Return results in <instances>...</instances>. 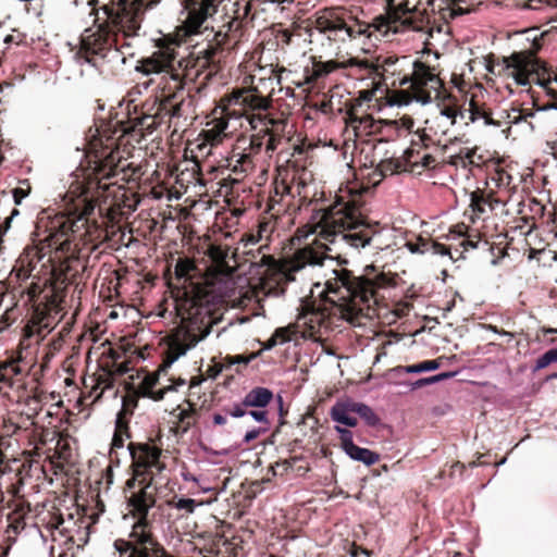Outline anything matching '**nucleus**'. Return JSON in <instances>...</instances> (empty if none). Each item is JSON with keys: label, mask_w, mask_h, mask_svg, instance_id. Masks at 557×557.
<instances>
[{"label": "nucleus", "mask_w": 557, "mask_h": 557, "mask_svg": "<svg viewBox=\"0 0 557 557\" xmlns=\"http://www.w3.org/2000/svg\"><path fill=\"white\" fill-rule=\"evenodd\" d=\"M138 492L133 493L128 498V506L138 515L139 518H147L149 510L154 506L156 499L151 490L150 482H140Z\"/></svg>", "instance_id": "nucleus-13"}, {"label": "nucleus", "mask_w": 557, "mask_h": 557, "mask_svg": "<svg viewBox=\"0 0 557 557\" xmlns=\"http://www.w3.org/2000/svg\"><path fill=\"white\" fill-rule=\"evenodd\" d=\"M511 111L521 113L524 117V121H527L529 117H534L536 113L540 112L537 111V107H535V109H522L520 106L515 107L513 104L511 107Z\"/></svg>", "instance_id": "nucleus-46"}, {"label": "nucleus", "mask_w": 557, "mask_h": 557, "mask_svg": "<svg viewBox=\"0 0 557 557\" xmlns=\"http://www.w3.org/2000/svg\"><path fill=\"white\" fill-rule=\"evenodd\" d=\"M434 252L441 256L449 255V247L444 244H437L434 246Z\"/></svg>", "instance_id": "nucleus-51"}, {"label": "nucleus", "mask_w": 557, "mask_h": 557, "mask_svg": "<svg viewBox=\"0 0 557 557\" xmlns=\"http://www.w3.org/2000/svg\"><path fill=\"white\" fill-rule=\"evenodd\" d=\"M253 358H255L253 355L250 356V357H245V356L237 355V356L233 357L232 363L248 364Z\"/></svg>", "instance_id": "nucleus-52"}, {"label": "nucleus", "mask_w": 557, "mask_h": 557, "mask_svg": "<svg viewBox=\"0 0 557 557\" xmlns=\"http://www.w3.org/2000/svg\"><path fill=\"white\" fill-rule=\"evenodd\" d=\"M249 407L248 405H244V399L239 404H234L233 407L228 410V414L232 418H243L247 414L246 408Z\"/></svg>", "instance_id": "nucleus-38"}, {"label": "nucleus", "mask_w": 557, "mask_h": 557, "mask_svg": "<svg viewBox=\"0 0 557 557\" xmlns=\"http://www.w3.org/2000/svg\"><path fill=\"white\" fill-rule=\"evenodd\" d=\"M160 0H122L114 10L102 8L107 18L119 28L114 34L108 26L97 25L84 30L79 49L74 53L78 64H88L102 72L106 64L123 65L126 58L133 57V48L138 41L141 14L157 5Z\"/></svg>", "instance_id": "nucleus-1"}, {"label": "nucleus", "mask_w": 557, "mask_h": 557, "mask_svg": "<svg viewBox=\"0 0 557 557\" xmlns=\"http://www.w3.org/2000/svg\"><path fill=\"white\" fill-rule=\"evenodd\" d=\"M350 413H355L369 428L382 430L386 426L381 417L366 403L350 399Z\"/></svg>", "instance_id": "nucleus-18"}, {"label": "nucleus", "mask_w": 557, "mask_h": 557, "mask_svg": "<svg viewBox=\"0 0 557 557\" xmlns=\"http://www.w3.org/2000/svg\"><path fill=\"white\" fill-rule=\"evenodd\" d=\"M345 14L343 9H333L319 18L321 28L329 33L330 39H344V36L348 35Z\"/></svg>", "instance_id": "nucleus-12"}, {"label": "nucleus", "mask_w": 557, "mask_h": 557, "mask_svg": "<svg viewBox=\"0 0 557 557\" xmlns=\"http://www.w3.org/2000/svg\"><path fill=\"white\" fill-rule=\"evenodd\" d=\"M555 363H557V347H552L534 360L531 366V372L534 374Z\"/></svg>", "instance_id": "nucleus-23"}, {"label": "nucleus", "mask_w": 557, "mask_h": 557, "mask_svg": "<svg viewBox=\"0 0 557 557\" xmlns=\"http://www.w3.org/2000/svg\"><path fill=\"white\" fill-rule=\"evenodd\" d=\"M413 69H414V71H417V72H420V71H425V72H428V73H425V75H424V77H423L424 79L430 81V82L435 81V76H434V74H433V73H430V66H429V65H426L424 62H422V61H420V60H414V61H413Z\"/></svg>", "instance_id": "nucleus-41"}, {"label": "nucleus", "mask_w": 557, "mask_h": 557, "mask_svg": "<svg viewBox=\"0 0 557 557\" xmlns=\"http://www.w3.org/2000/svg\"><path fill=\"white\" fill-rule=\"evenodd\" d=\"M459 114H460V117H461V119H465V117H466V115L468 114V117H469V120H470L472 123H474L475 121H478L479 119H481V117H482V116H481V114H479V113H478L476 111H474V110H463V111H461Z\"/></svg>", "instance_id": "nucleus-50"}, {"label": "nucleus", "mask_w": 557, "mask_h": 557, "mask_svg": "<svg viewBox=\"0 0 557 557\" xmlns=\"http://www.w3.org/2000/svg\"><path fill=\"white\" fill-rule=\"evenodd\" d=\"M420 10L417 5L410 7L409 2L400 4L389 16L392 23L397 28L409 29L414 28L419 22Z\"/></svg>", "instance_id": "nucleus-16"}, {"label": "nucleus", "mask_w": 557, "mask_h": 557, "mask_svg": "<svg viewBox=\"0 0 557 557\" xmlns=\"http://www.w3.org/2000/svg\"><path fill=\"white\" fill-rule=\"evenodd\" d=\"M220 51V42H218L216 46H210L208 47L203 53H205V58L209 61V62H213L214 61V58L216 55V53Z\"/></svg>", "instance_id": "nucleus-48"}, {"label": "nucleus", "mask_w": 557, "mask_h": 557, "mask_svg": "<svg viewBox=\"0 0 557 557\" xmlns=\"http://www.w3.org/2000/svg\"><path fill=\"white\" fill-rule=\"evenodd\" d=\"M552 380H557V372H553L543 379V383H548Z\"/></svg>", "instance_id": "nucleus-61"}, {"label": "nucleus", "mask_w": 557, "mask_h": 557, "mask_svg": "<svg viewBox=\"0 0 557 557\" xmlns=\"http://www.w3.org/2000/svg\"><path fill=\"white\" fill-rule=\"evenodd\" d=\"M397 385H409V391H418L429 385L435 384L434 375L424 376L417 379L416 381L404 380L401 382H396Z\"/></svg>", "instance_id": "nucleus-28"}, {"label": "nucleus", "mask_w": 557, "mask_h": 557, "mask_svg": "<svg viewBox=\"0 0 557 557\" xmlns=\"http://www.w3.org/2000/svg\"><path fill=\"white\" fill-rule=\"evenodd\" d=\"M13 199L15 205H21L22 200L28 196V189H24L22 187L14 188L12 190Z\"/></svg>", "instance_id": "nucleus-47"}, {"label": "nucleus", "mask_w": 557, "mask_h": 557, "mask_svg": "<svg viewBox=\"0 0 557 557\" xmlns=\"http://www.w3.org/2000/svg\"><path fill=\"white\" fill-rule=\"evenodd\" d=\"M331 70L330 69H325L324 71H321V70H314V73L312 76H308L307 77V83H311L313 81V77H318V76H321L323 73H329Z\"/></svg>", "instance_id": "nucleus-56"}, {"label": "nucleus", "mask_w": 557, "mask_h": 557, "mask_svg": "<svg viewBox=\"0 0 557 557\" xmlns=\"http://www.w3.org/2000/svg\"><path fill=\"white\" fill-rule=\"evenodd\" d=\"M508 117L510 119V121H509V122H510L511 124H515V125H517V124H520V123L524 122V117L522 116V114H521V113H518L517 115H515V116H512V117H510V115H509Z\"/></svg>", "instance_id": "nucleus-57"}, {"label": "nucleus", "mask_w": 557, "mask_h": 557, "mask_svg": "<svg viewBox=\"0 0 557 557\" xmlns=\"http://www.w3.org/2000/svg\"><path fill=\"white\" fill-rule=\"evenodd\" d=\"M274 398L273 392L268 387L257 386L251 388L244 397V405L255 408L267 407Z\"/></svg>", "instance_id": "nucleus-20"}, {"label": "nucleus", "mask_w": 557, "mask_h": 557, "mask_svg": "<svg viewBox=\"0 0 557 557\" xmlns=\"http://www.w3.org/2000/svg\"><path fill=\"white\" fill-rule=\"evenodd\" d=\"M269 249L268 245H262L258 249H247L244 250V253L249 256L250 258L247 259L250 261L251 265L257 268H274L275 267V259L265 253L264 250Z\"/></svg>", "instance_id": "nucleus-22"}, {"label": "nucleus", "mask_w": 557, "mask_h": 557, "mask_svg": "<svg viewBox=\"0 0 557 557\" xmlns=\"http://www.w3.org/2000/svg\"><path fill=\"white\" fill-rule=\"evenodd\" d=\"M350 259L356 255L364 260H371L379 253V247L372 245L373 237L381 233L380 224L361 214H357L352 197L358 193L360 177L357 166L370 169L374 165V146L370 141L357 143L350 137Z\"/></svg>", "instance_id": "nucleus-4"}, {"label": "nucleus", "mask_w": 557, "mask_h": 557, "mask_svg": "<svg viewBox=\"0 0 557 557\" xmlns=\"http://www.w3.org/2000/svg\"><path fill=\"white\" fill-rule=\"evenodd\" d=\"M348 203L342 199L326 210L314 211L309 221L297 230L294 240L301 242L314 235L311 243L305 244L294 252V256L282 265V272L288 280L290 274L306 267L321 265L326 258L325 251L335 252L330 256L338 264H346L348 248Z\"/></svg>", "instance_id": "nucleus-2"}, {"label": "nucleus", "mask_w": 557, "mask_h": 557, "mask_svg": "<svg viewBox=\"0 0 557 557\" xmlns=\"http://www.w3.org/2000/svg\"><path fill=\"white\" fill-rule=\"evenodd\" d=\"M211 319H190L176 329L170 343V355L165 363L170 367L189 349L205 339L211 332Z\"/></svg>", "instance_id": "nucleus-6"}, {"label": "nucleus", "mask_w": 557, "mask_h": 557, "mask_svg": "<svg viewBox=\"0 0 557 557\" xmlns=\"http://www.w3.org/2000/svg\"><path fill=\"white\" fill-rule=\"evenodd\" d=\"M138 125L143 128V129H146L148 131L149 133H152L154 131V128L157 127V122H156V119L151 115H145L143 116L139 122H138Z\"/></svg>", "instance_id": "nucleus-40"}, {"label": "nucleus", "mask_w": 557, "mask_h": 557, "mask_svg": "<svg viewBox=\"0 0 557 557\" xmlns=\"http://www.w3.org/2000/svg\"><path fill=\"white\" fill-rule=\"evenodd\" d=\"M330 416L336 425V431L341 434V448L348 455V398L338 400L330 411Z\"/></svg>", "instance_id": "nucleus-14"}, {"label": "nucleus", "mask_w": 557, "mask_h": 557, "mask_svg": "<svg viewBox=\"0 0 557 557\" xmlns=\"http://www.w3.org/2000/svg\"><path fill=\"white\" fill-rule=\"evenodd\" d=\"M247 414H249L256 422L264 424L267 428H269V419H268V412L262 409L258 410H250L247 411Z\"/></svg>", "instance_id": "nucleus-34"}, {"label": "nucleus", "mask_w": 557, "mask_h": 557, "mask_svg": "<svg viewBox=\"0 0 557 557\" xmlns=\"http://www.w3.org/2000/svg\"><path fill=\"white\" fill-rule=\"evenodd\" d=\"M213 422L216 425H224L226 423V418L220 413L213 414Z\"/></svg>", "instance_id": "nucleus-54"}, {"label": "nucleus", "mask_w": 557, "mask_h": 557, "mask_svg": "<svg viewBox=\"0 0 557 557\" xmlns=\"http://www.w3.org/2000/svg\"><path fill=\"white\" fill-rule=\"evenodd\" d=\"M128 437V434L123 425V422L120 418L116 419V431L112 438L110 457L111 459L117 458L116 450L124 447V441Z\"/></svg>", "instance_id": "nucleus-24"}, {"label": "nucleus", "mask_w": 557, "mask_h": 557, "mask_svg": "<svg viewBox=\"0 0 557 557\" xmlns=\"http://www.w3.org/2000/svg\"><path fill=\"white\" fill-rule=\"evenodd\" d=\"M232 165V171L235 173L247 172L249 168H251V159L248 154H240L238 159L235 160Z\"/></svg>", "instance_id": "nucleus-32"}, {"label": "nucleus", "mask_w": 557, "mask_h": 557, "mask_svg": "<svg viewBox=\"0 0 557 557\" xmlns=\"http://www.w3.org/2000/svg\"><path fill=\"white\" fill-rule=\"evenodd\" d=\"M371 374H367V375H362L360 372H357V373H350V380H349V383H350V386L352 385H362L367 382H369L371 380Z\"/></svg>", "instance_id": "nucleus-45"}, {"label": "nucleus", "mask_w": 557, "mask_h": 557, "mask_svg": "<svg viewBox=\"0 0 557 557\" xmlns=\"http://www.w3.org/2000/svg\"><path fill=\"white\" fill-rule=\"evenodd\" d=\"M128 455L133 460V468L137 475H145L148 470L156 468L158 472L164 469L159 458L161 450L149 444H133L127 446Z\"/></svg>", "instance_id": "nucleus-9"}, {"label": "nucleus", "mask_w": 557, "mask_h": 557, "mask_svg": "<svg viewBox=\"0 0 557 557\" xmlns=\"http://www.w3.org/2000/svg\"><path fill=\"white\" fill-rule=\"evenodd\" d=\"M230 102L242 107L244 110L264 111L269 108V101L264 97L248 89L234 90L231 95Z\"/></svg>", "instance_id": "nucleus-15"}, {"label": "nucleus", "mask_w": 557, "mask_h": 557, "mask_svg": "<svg viewBox=\"0 0 557 557\" xmlns=\"http://www.w3.org/2000/svg\"><path fill=\"white\" fill-rule=\"evenodd\" d=\"M267 430H268L267 426L251 429L248 432H246L243 442L245 444H248V443L252 442L253 440H256L261 433L267 432Z\"/></svg>", "instance_id": "nucleus-44"}, {"label": "nucleus", "mask_w": 557, "mask_h": 557, "mask_svg": "<svg viewBox=\"0 0 557 557\" xmlns=\"http://www.w3.org/2000/svg\"><path fill=\"white\" fill-rule=\"evenodd\" d=\"M546 92L549 98L554 99V102H552L553 106L557 107V91L552 88H547Z\"/></svg>", "instance_id": "nucleus-58"}, {"label": "nucleus", "mask_w": 557, "mask_h": 557, "mask_svg": "<svg viewBox=\"0 0 557 557\" xmlns=\"http://www.w3.org/2000/svg\"><path fill=\"white\" fill-rule=\"evenodd\" d=\"M260 238V234H244L240 238L239 245L247 250L248 247L257 245Z\"/></svg>", "instance_id": "nucleus-36"}, {"label": "nucleus", "mask_w": 557, "mask_h": 557, "mask_svg": "<svg viewBox=\"0 0 557 557\" xmlns=\"http://www.w3.org/2000/svg\"><path fill=\"white\" fill-rule=\"evenodd\" d=\"M194 413V410L191 408H187V409H182V408H176L174 409L171 414L178 421V422H182V423H185L186 425L183 428V431L186 432L188 430V428L190 426V421L189 419L191 418Z\"/></svg>", "instance_id": "nucleus-30"}, {"label": "nucleus", "mask_w": 557, "mask_h": 557, "mask_svg": "<svg viewBox=\"0 0 557 557\" xmlns=\"http://www.w3.org/2000/svg\"><path fill=\"white\" fill-rule=\"evenodd\" d=\"M63 524V519H58L55 523L52 524V528L54 530H59L61 533L63 532V530L61 529V525Z\"/></svg>", "instance_id": "nucleus-62"}, {"label": "nucleus", "mask_w": 557, "mask_h": 557, "mask_svg": "<svg viewBox=\"0 0 557 557\" xmlns=\"http://www.w3.org/2000/svg\"><path fill=\"white\" fill-rule=\"evenodd\" d=\"M209 128L202 131L201 135L207 144L215 146L222 143L226 137L228 120L224 116L213 119L209 124Z\"/></svg>", "instance_id": "nucleus-19"}, {"label": "nucleus", "mask_w": 557, "mask_h": 557, "mask_svg": "<svg viewBox=\"0 0 557 557\" xmlns=\"http://www.w3.org/2000/svg\"><path fill=\"white\" fill-rule=\"evenodd\" d=\"M114 547L121 555L131 552L128 557H150L149 550L146 548H138V546L124 540L115 541Z\"/></svg>", "instance_id": "nucleus-25"}, {"label": "nucleus", "mask_w": 557, "mask_h": 557, "mask_svg": "<svg viewBox=\"0 0 557 557\" xmlns=\"http://www.w3.org/2000/svg\"><path fill=\"white\" fill-rule=\"evenodd\" d=\"M461 370L442 371L434 375L435 384L456 377Z\"/></svg>", "instance_id": "nucleus-42"}, {"label": "nucleus", "mask_w": 557, "mask_h": 557, "mask_svg": "<svg viewBox=\"0 0 557 557\" xmlns=\"http://www.w3.org/2000/svg\"><path fill=\"white\" fill-rule=\"evenodd\" d=\"M20 214V211L17 209H13L11 211V214L5 219L4 221V232L8 231V228L10 227V223L12 222V220L17 216Z\"/></svg>", "instance_id": "nucleus-53"}, {"label": "nucleus", "mask_w": 557, "mask_h": 557, "mask_svg": "<svg viewBox=\"0 0 557 557\" xmlns=\"http://www.w3.org/2000/svg\"><path fill=\"white\" fill-rule=\"evenodd\" d=\"M490 330L493 331L494 333L499 334L500 336L509 335V333L507 331H504V330L498 331L497 326H495V325H490Z\"/></svg>", "instance_id": "nucleus-60"}, {"label": "nucleus", "mask_w": 557, "mask_h": 557, "mask_svg": "<svg viewBox=\"0 0 557 557\" xmlns=\"http://www.w3.org/2000/svg\"><path fill=\"white\" fill-rule=\"evenodd\" d=\"M448 358L445 356H441L435 359H425L412 364H407L403 367L400 370L408 374H420L424 372H433L438 370L443 366V360H447Z\"/></svg>", "instance_id": "nucleus-21"}, {"label": "nucleus", "mask_w": 557, "mask_h": 557, "mask_svg": "<svg viewBox=\"0 0 557 557\" xmlns=\"http://www.w3.org/2000/svg\"><path fill=\"white\" fill-rule=\"evenodd\" d=\"M358 425L357 417L350 416V430ZM350 460L363 463L367 467L375 465L380 460V454L367 447L354 443L350 432Z\"/></svg>", "instance_id": "nucleus-17"}, {"label": "nucleus", "mask_w": 557, "mask_h": 557, "mask_svg": "<svg viewBox=\"0 0 557 557\" xmlns=\"http://www.w3.org/2000/svg\"><path fill=\"white\" fill-rule=\"evenodd\" d=\"M375 91L371 89H360L358 90L359 97L356 99L352 97L350 92V111L356 107H361L363 103L370 102L374 97ZM356 119L354 114L350 112V127L355 123Z\"/></svg>", "instance_id": "nucleus-26"}, {"label": "nucleus", "mask_w": 557, "mask_h": 557, "mask_svg": "<svg viewBox=\"0 0 557 557\" xmlns=\"http://www.w3.org/2000/svg\"><path fill=\"white\" fill-rule=\"evenodd\" d=\"M528 207L530 212H532L535 215H539L540 218H543L546 212L545 206L541 202V200H539L535 197L529 199Z\"/></svg>", "instance_id": "nucleus-33"}, {"label": "nucleus", "mask_w": 557, "mask_h": 557, "mask_svg": "<svg viewBox=\"0 0 557 557\" xmlns=\"http://www.w3.org/2000/svg\"><path fill=\"white\" fill-rule=\"evenodd\" d=\"M183 479L185 481H191V482H197L198 481L197 478L195 475L190 474V473H186V474L184 473L183 474Z\"/></svg>", "instance_id": "nucleus-63"}, {"label": "nucleus", "mask_w": 557, "mask_h": 557, "mask_svg": "<svg viewBox=\"0 0 557 557\" xmlns=\"http://www.w3.org/2000/svg\"><path fill=\"white\" fill-rule=\"evenodd\" d=\"M208 256L218 265L223 267L226 264V260L228 258V249L218 245H211L208 248Z\"/></svg>", "instance_id": "nucleus-27"}, {"label": "nucleus", "mask_w": 557, "mask_h": 557, "mask_svg": "<svg viewBox=\"0 0 557 557\" xmlns=\"http://www.w3.org/2000/svg\"><path fill=\"white\" fill-rule=\"evenodd\" d=\"M143 475H137L136 472L134 471V476L132 479H129L127 482H126V486L128 488H134L135 487V484H136V481L137 479L141 478Z\"/></svg>", "instance_id": "nucleus-59"}, {"label": "nucleus", "mask_w": 557, "mask_h": 557, "mask_svg": "<svg viewBox=\"0 0 557 557\" xmlns=\"http://www.w3.org/2000/svg\"><path fill=\"white\" fill-rule=\"evenodd\" d=\"M175 389H176V388H175L173 385H169V386H166V387H164V388H160V389H158V391H154V389L150 391V389H149V391L146 393V397L151 398V399H153V400H156V401H158V400H162V399L164 398V395L166 394V392H169V391H175Z\"/></svg>", "instance_id": "nucleus-37"}, {"label": "nucleus", "mask_w": 557, "mask_h": 557, "mask_svg": "<svg viewBox=\"0 0 557 557\" xmlns=\"http://www.w3.org/2000/svg\"><path fill=\"white\" fill-rule=\"evenodd\" d=\"M85 222L82 215L77 219L65 215L57 216L49 227V247L64 253L72 251L71 236L75 237L85 226Z\"/></svg>", "instance_id": "nucleus-8"}, {"label": "nucleus", "mask_w": 557, "mask_h": 557, "mask_svg": "<svg viewBox=\"0 0 557 557\" xmlns=\"http://www.w3.org/2000/svg\"><path fill=\"white\" fill-rule=\"evenodd\" d=\"M195 269V264L189 259H178L175 265V274L178 277L187 276Z\"/></svg>", "instance_id": "nucleus-31"}, {"label": "nucleus", "mask_w": 557, "mask_h": 557, "mask_svg": "<svg viewBox=\"0 0 557 557\" xmlns=\"http://www.w3.org/2000/svg\"><path fill=\"white\" fill-rule=\"evenodd\" d=\"M182 59H177L176 52L171 47L156 51L151 57L143 59L136 70L146 76H152L141 85L147 89L154 84L161 91V101L170 103L177 94L184 89V81L181 71Z\"/></svg>", "instance_id": "nucleus-5"}, {"label": "nucleus", "mask_w": 557, "mask_h": 557, "mask_svg": "<svg viewBox=\"0 0 557 557\" xmlns=\"http://www.w3.org/2000/svg\"><path fill=\"white\" fill-rule=\"evenodd\" d=\"M550 110L557 111V107L553 106L552 102L543 104V106H537V111H540V112H546V111H550Z\"/></svg>", "instance_id": "nucleus-55"}, {"label": "nucleus", "mask_w": 557, "mask_h": 557, "mask_svg": "<svg viewBox=\"0 0 557 557\" xmlns=\"http://www.w3.org/2000/svg\"><path fill=\"white\" fill-rule=\"evenodd\" d=\"M187 10L186 29L197 33L203 22L216 12V0H185Z\"/></svg>", "instance_id": "nucleus-10"}, {"label": "nucleus", "mask_w": 557, "mask_h": 557, "mask_svg": "<svg viewBox=\"0 0 557 557\" xmlns=\"http://www.w3.org/2000/svg\"><path fill=\"white\" fill-rule=\"evenodd\" d=\"M435 162H436V159L432 154L425 153L422 156V158L420 160V165L423 169H430Z\"/></svg>", "instance_id": "nucleus-49"}, {"label": "nucleus", "mask_w": 557, "mask_h": 557, "mask_svg": "<svg viewBox=\"0 0 557 557\" xmlns=\"http://www.w3.org/2000/svg\"><path fill=\"white\" fill-rule=\"evenodd\" d=\"M147 525V518L138 517V520L133 525L129 534L132 540L129 543L138 546V548H146L149 550L150 557H173L168 555L164 547L152 537L150 532L146 531Z\"/></svg>", "instance_id": "nucleus-11"}, {"label": "nucleus", "mask_w": 557, "mask_h": 557, "mask_svg": "<svg viewBox=\"0 0 557 557\" xmlns=\"http://www.w3.org/2000/svg\"><path fill=\"white\" fill-rule=\"evenodd\" d=\"M404 366H397V367H394L389 370H387L384 374V377L386 379V381L389 383V384H394V385H397L396 382L397 381V377L401 374H407L406 372H404L403 370H400Z\"/></svg>", "instance_id": "nucleus-35"}, {"label": "nucleus", "mask_w": 557, "mask_h": 557, "mask_svg": "<svg viewBox=\"0 0 557 557\" xmlns=\"http://www.w3.org/2000/svg\"><path fill=\"white\" fill-rule=\"evenodd\" d=\"M168 504L172 508L185 510L188 513H193L197 506L196 500L193 498H178L177 500H171Z\"/></svg>", "instance_id": "nucleus-29"}, {"label": "nucleus", "mask_w": 557, "mask_h": 557, "mask_svg": "<svg viewBox=\"0 0 557 557\" xmlns=\"http://www.w3.org/2000/svg\"><path fill=\"white\" fill-rule=\"evenodd\" d=\"M350 557H370V552L352 541L350 542Z\"/></svg>", "instance_id": "nucleus-39"}, {"label": "nucleus", "mask_w": 557, "mask_h": 557, "mask_svg": "<svg viewBox=\"0 0 557 557\" xmlns=\"http://www.w3.org/2000/svg\"><path fill=\"white\" fill-rule=\"evenodd\" d=\"M157 383H158V376L157 375H147V376H145V379L143 380V383H141L143 395L146 396V393L149 389L152 391L153 387L157 385Z\"/></svg>", "instance_id": "nucleus-43"}, {"label": "nucleus", "mask_w": 557, "mask_h": 557, "mask_svg": "<svg viewBox=\"0 0 557 557\" xmlns=\"http://www.w3.org/2000/svg\"><path fill=\"white\" fill-rule=\"evenodd\" d=\"M333 277L325 283L321 299L301 301L300 312L292 327L277 329L268 341L265 349L293 341V335L311 337L323 330L341 327L348 321V270L333 269Z\"/></svg>", "instance_id": "nucleus-3"}, {"label": "nucleus", "mask_w": 557, "mask_h": 557, "mask_svg": "<svg viewBox=\"0 0 557 557\" xmlns=\"http://www.w3.org/2000/svg\"><path fill=\"white\" fill-rule=\"evenodd\" d=\"M375 271L376 268L373 262L363 267L364 274L355 275L350 271V329L355 326L352 314L371 306V300L375 294L376 280L374 276H370L369 273Z\"/></svg>", "instance_id": "nucleus-7"}, {"label": "nucleus", "mask_w": 557, "mask_h": 557, "mask_svg": "<svg viewBox=\"0 0 557 557\" xmlns=\"http://www.w3.org/2000/svg\"><path fill=\"white\" fill-rule=\"evenodd\" d=\"M479 246L478 242L469 240L466 245V248L476 249Z\"/></svg>", "instance_id": "nucleus-64"}]
</instances>
